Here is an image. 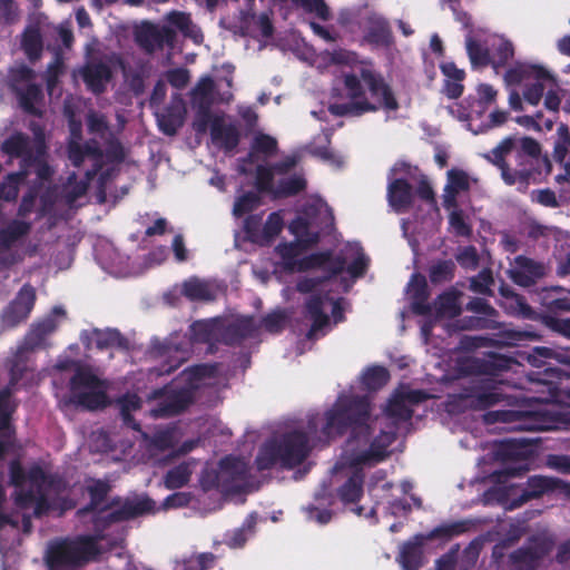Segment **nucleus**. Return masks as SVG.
Here are the masks:
<instances>
[{
	"label": "nucleus",
	"instance_id": "6e6552de",
	"mask_svg": "<svg viewBox=\"0 0 570 570\" xmlns=\"http://www.w3.org/2000/svg\"><path fill=\"white\" fill-rule=\"evenodd\" d=\"M70 401L76 406L95 411L108 405L101 380L88 370L78 368L70 379Z\"/></svg>",
	"mask_w": 570,
	"mask_h": 570
},
{
	"label": "nucleus",
	"instance_id": "2eb2a0df",
	"mask_svg": "<svg viewBox=\"0 0 570 570\" xmlns=\"http://www.w3.org/2000/svg\"><path fill=\"white\" fill-rule=\"evenodd\" d=\"M175 39V30L167 26L158 27L151 22H144L135 30L136 43L148 55L161 50L165 45L173 46Z\"/></svg>",
	"mask_w": 570,
	"mask_h": 570
},
{
	"label": "nucleus",
	"instance_id": "72a5a7b5",
	"mask_svg": "<svg viewBox=\"0 0 570 570\" xmlns=\"http://www.w3.org/2000/svg\"><path fill=\"white\" fill-rule=\"evenodd\" d=\"M12 91L16 94L20 108L28 115L41 117L42 111L37 107L43 99L42 89L37 83H28L24 88L12 85Z\"/></svg>",
	"mask_w": 570,
	"mask_h": 570
},
{
	"label": "nucleus",
	"instance_id": "6ab92c4d",
	"mask_svg": "<svg viewBox=\"0 0 570 570\" xmlns=\"http://www.w3.org/2000/svg\"><path fill=\"white\" fill-rule=\"evenodd\" d=\"M509 273L514 284L530 287L546 275V268L542 263L524 255H519L514 258V266Z\"/></svg>",
	"mask_w": 570,
	"mask_h": 570
},
{
	"label": "nucleus",
	"instance_id": "7c9ffc66",
	"mask_svg": "<svg viewBox=\"0 0 570 570\" xmlns=\"http://www.w3.org/2000/svg\"><path fill=\"white\" fill-rule=\"evenodd\" d=\"M394 439V433L381 431V433L371 441L368 449L356 456V462L360 464H368L383 461L389 455L387 448L393 443Z\"/></svg>",
	"mask_w": 570,
	"mask_h": 570
},
{
	"label": "nucleus",
	"instance_id": "0eeeda50",
	"mask_svg": "<svg viewBox=\"0 0 570 570\" xmlns=\"http://www.w3.org/2000/svg\"><path fill=\"white\" fill-rule=\"evenodd\" d=\"M98 553L97 540L91 535L63 538L49 547L47 563L52 569L78 568Z\"/></svg>",
	"mask_w": 570,
	"mask_h": 570
},
{
	"label": "nucleus",
	"instance_id": "7ed1b4c3",
	"mask_svg": "<svg viewBox=\"0 0 570 570\" xmlns=\"http://www.w3.org/2000/svg\"><path fill=\"white\" fill-rule=\"evenodd\" d=\"M324 416L322 434L327 441L342 436L351 430V442L368 443L372 434L368 424L371 403L366 396L340 395Z\"/></svg>",
	"mask_w": 570,
	"mask_h": 570
},
{
	"label": "nucleus",
	"instance_id": "20e7f679",
	"mask_svg": "<svg viewBox=\"0 0 570 570\" xmlns=\"http://www.w3.org/2000/svg\"><path fill=\"white\" fill-rule=\"evenodd\" d=\"M512 357L491 353L485 358H475L471 362V370L488 377H478L463 387L460 397L474 410H487L503 400L498 382L493 379L502 372L509 371L513 363Z\"/></svg>",
	"mask_w": 570,
	"mask_h": 570
},
{
	"label": "nucleus",
	"instance_id": "f704fd0d",
	"mask_svg": "<svg viewBox=\"0 0 570 570\" xmlns=\"http://www.w3.org/2000/svg\"><path fill=\"white\" fill-rule=\"evenodd\" d=\"M432 314L435 320L453 318L460 315L459 293L454 289L445 291L438 295L431 304Z\"/></svg>",
	"mask_w": 570,
	"mask_h": 570
},
{
	"label": "nucleus",
	"instance_id": "412c9836",
	"mask_svg": "<svg viewBox=\"0 0 570 570\" xmlns=\"http://www.w3.org/2000/svg\"><path fill=\"white\" fill-rule=\"evenodd\" d=\"M259 326L254 316H240L222 331V342L228 346H239L244 341L257 335Z\"/></svg>",
	"mask_w": 570,
	"mask_h": 570
},
{
	"label": "nucleus",
	"instance_id": "f3484780",
	"mask_svg": "<svg viewBox=\"0 0 570 570\" xmlns=\"http://www.w3.org/2000/svg\"><path fill=\"white\" fill-rule=\"evenodd\" d=\"M55 323L52 320H46L41 323L33 325L31 331L26 335L23 344L19 346L17 352L11 358H16L18 355H21V358H26V363L28 368L30 370V376L35 379V362L31 358V352L39 347L45 338L55 331Z\"/></svg>",
	"mask_w": 570,
	"mask_h": 570
},
{
	"label": "nucleus",
	"instance_id": "e433bc0d",
	"mask_svg": "<svg viewBox=\"0 0 570 570\" xmlns=\"http://www.w3.org/2000/svg\"><path fill=\"white\" fill-rule=\"evenodd\" d=\"M86 491L90 500L86 507L78 510L80 515L98 511L111 491V485L106 480L89 479Z\"/></svg>",
	"mask_w": 570,
	"mask_h": 570
},
{
	"label": "nucleus",
	"instance_id": "6e6d98bb",
	"mask_svg": "<svg viewBox=\"0 0 570 570\" xmlns=\"http://www.w3.org/2000/svg\"><path fill=\"white\" fill-rule=\"evenodd\" d=\"M466 52L473 67L484 68L490 65L492 66L489 49L483 47L479 41L469 38L466 41Z\"/></svg>",
	"mask_w": 570,
	"mask_h": 570
},
{
	"label": "nucleus",
	"instance_id": "680f3d73",
	"mask_svg": "<svg viewBox=\"0 0 570 570\" xmlns=\"http://www.w3.org/2000/svg\"><path fill=\"white\" fill-rule=\"evenodd\" d=\"M195 109V118L193 120V129L197 134H205L208 128L210 129L213 127V121L216 117H219L218 115H214L212 112V107L200 106V107H193Z\"/></svg>",
	"mask_w": 570,
	"mask_h": 570
},
{
	"label": "nucleus",
	"instance_id": "69168bd1",
	"mask_svg": "<svg viewBox=\"0 0 570 570\" xmlns=\"http://www.w3.org/2000/svg\"><path fill=\"white\" fill-rule=\"evenodd\" d=\"M513 55L514 48L512 42L509 40H501L491 55L492 67L497 70L504 67L513 58Z\"/></svg>",
	"mask_w": 570,
	"mask_h": 570
},
{
	"label": "nucleus",
	"instance_id": "a19ab883",
	"mask_svg": "<svg viewBox=\"0 0 570 570\" xmlns=\"http://www.w3.org/2000/svg\"><path fill=\"white\" fill-rule=\"evenodd\" d=\"M215 81L212 77H202L190 91L193 107H213Z\"/></svg>",
	"mask_w": 570,
	"mask_h": 570
},
{
	"label": "nucleus",
	"instance_id": "5fc2aeb1",
	"mask_svg": "<svg viewBox=\"0 0 570 570\" xmlns=\"http://www.w3.org/2000/svg\"><path fill=\"white\" fill-rule=\"evenodd\" d=\"M122 73L126 82L135 96H140L145 91L146 65L140 63L137 68H127L121 63Z\"/></svg>",
	"mask_w": 570,
	"mask_h": 570
},
{
	"label": "nucleus",
	"instance_id": "9d476101",
	"mask_svg": "<svg viewBox=\"0 0 570 570\" xmlns=\"http://www.w3.org/2000/svg\"><path fill=\"white\" fill-rule=\"evenodd\" d=\"M553 547L554 540L550 535L543 533L530 535L525 544L509 553V570H539Z\"/></svg>",
	"mask_w": 570,
	"mask_h": 570
},
{
	"label": "nucleus",
	"instance_id": "0e129e2a",
	"mask_svg": "<svg viewBox=\"0 0 570 570\" xmlns=\"http://www.w3.org/2000/svg\"><path fill=\"white\" fill-rule=\"evenodd\" d=\"M259 204L261 198L258 194L254 191H246L235 200L233 214L236 217H242L254 210Z\"/></svg>",
	"mask_w": 570,
	"mask_h": 570
},
{
	"label": "nucleus",
	"instance_id": "4c0bfd02",
	"mask_svg": "<svg viewBox=\"0 0 570 570\" xmlns=\"http://www.w3.org/2000/svg\"><path fill=\"white\" fill-rule=\"evenodd\" d=\"M21 49L31 62L41 58L43 40L38 26H28L23 30L21 36Z\"/></svg>",
	"mask_w": 570,
	"mask_h": 570
},
{
	"label": "nucleus",
	"instance_id": "e2e57ef3",
	"mask_svg": "<svg viewBox=\"0 0 570 570\" xmlns=\"http://www.w3.org/2000/svg\"><path fill=\"white\" fill-rule=\"evenodd\" d=\"M89 181L87 178L86 180H79L76 173L69 174L65 186L67 202L73 203L82 197L87 193Z\"/></svg>",
	"mask_w": 570,
	"mask_h": 570
},
{
	"label": "nucleus",
	"instance_id": "2f4dec72",
	"mask_svg": "<svg viewBox=\"0 0 570 570\" xmlns=\"http://www.w3.org/2000/svg\"><path fill=\"white\" fill-rule=\"evenodd\" d=\"M425 541L424 534L417 533L402 546L400 562L404 570H419L422 567Z\"/></svg>",
	"mask_w": 570,
	"mask_h": 570
},
{
	"label": "nucleus",
	"instance_id": "79ce46f5",
	"mask_svg": "<svg viewBox=\"0 0 570 570\" xmlns=\"http://www.w3.org/2000/svg\"><path fill=\"white\" fill-rule=\"evenodd\" d=\"M288 229L295 236V240L303 244L305 248H311L320 242V233L311 230L309 223L304 217L294 218L289 223Z\"/></svg>",
	"mask_w": 570,
	"mask_h": 570
},
{
	"label": "nucleus",
	"instance_id": "338daca9",
	"mask_svg": "<svg viewBox=\"0 0 570 570\" xmlns=\"http://www.w3.org/2000/svg\"><path fill=\"white\" fill-rule=\"evenodd\" d=\"M284 227V220L278 212H273L267 216L263 225V243H271L279 235Z\"/></svg>",
	"mask_w": 570,
	"mask_h": 570
},
{
	"label": "nucleus",
	"instance_id": "c756f323",
	"mask_svg": "<svg viewBox=\"0 0 570 570\" xmlns=\"http://www.w3.org/2000/svg\"><path fill=\"white\" fill-rule=\"evenodd\" d=\"M411 293V306L412 311L416 315L429 316L432 314V306L428 302L430 297V291L428 282L424 275L415 273L412 275L409 283Z\"/></svg>",
	"mask_w": 570,
	"mask_h": 570
},
{
	"label": "nucleus",
	"instance_id": "4468645a",
	"mask_svg": "<svg viewBox=\"0 0 570 570\" xmlns=\"http://www.w3.org/2000/svg\"><path fill=\"white\" fill-rule=\"evenodd\" d=\"M36 289L30 284H24L16 297L8 304L1 314V323L4 327H16L26 321L36 303Z\"/></svg>",
	"mask_w": 570,
	"mask_h": 570
},
{
	"label": "nucleus",
	"instance_id": "ea45409f",
	"mask_svg": "<svg viewBox=\"0 0 570 570\" xmlns=\"http://www.w3.org/2000/svg\"><path fill=\"white\" fill-rule=\"evenodd\" d=\"M472 525H473V523L470 520H460V521H454L451 523H443V524L435 527L426 534H424V538L428 541L435 540V539L450 540L454 537H459L463 533H466L471 529Z\"/></svg>",
	"mask_w": 570,
	"mask_h": 570
},
{
	"label": "nucleus",
	"instance_id": "052dcab7",
	"mask_svg": "<svg viewBox=\"0 0 570 570\" xmlns=\"http://www.w3.org/2000/svg\"><path fill=\"white\" fill-rule=\"evenodd\" d=\"M502 294L511 299V309L512 312L527 320H534L537 316L535 311L528 304L524 296L513 293L512 291L504 292L502 289Z\"/></svg>",
	"mask_w": 570,
	"mask_h": 570
},
{
	"label": "nucleus",
	"instance_id": "1a4fd4ad",
	"mask_svg": "<svg viewBox=\"0 0 570 570\" xmlns=\"http://www.w3.org/2000/svg\"><path fill=\"white\" fill-rule=\"evenodd\" d=\"M503 422L513 423L514 430L520 431H556L562 430L568 423L567 414L538 409L533 411H503L500 413Z\"/></svg>",
	"mask_w": 570,
	"mask_h": 570
},
{
	"label": "nucleus",
	"instance_id": "c9c22d12",
	"mask_svg": "<svg viewBox=\"0 0 570 570\" xmlns=\"http://www.w3.org/2000/svg\"><path fill=\"white\" fill-rule=\"evenodd\" d=\"M14 503L21 509H27L35 504L33 514L40 518L51 510V504L46 494H37L33 489L17 490L14 493Z\"/></svg>",
	"mask_w": 570,
	"mask_h": 570
},
{
	"label": "nucleus",
	"instance_id": "a878e982",
	"mask_svg": "<svg viewBox=\"0 0 570 570\" xmlns=\"http://www.w3.org/2000/svg\"><path fill=\"white\" fill-rule=\"evenodd\" d=\"M88 342L82 340V343L90 347L94 343L96 348L104 351L108 348H117L120 351L129 350L128 338L116 328L99 330L95 328L87 335Z\"/></svg>",
	"mask_w": 570,
	"mask_h": 570
},
{
	"label": "nucleus",
	"instance_id": "a211bd4d",
	"mask_svg": "<svg viewBox=\"0 0 570 570\" xmlns=\"http://www.w3.org/2000/svg\"><path fill=\"white\" fill-rule=\"evenodd\" d=\"M186 112L181 95L174 94L164 111L156 115L159 130L166 136H175L184 125Z\"/></svg>",
	"mask_w": 570,
	"mask_h": 570
},
{
	"label": "nucleus",
	"instance_id": "423d86ee",
	"mask_svg": "<svg viewBox=\"0 0 570 570\" xmlns=\"http://www.w3.org/2000/svg\"><path fill=\"white\" fill-rule=\"evenodd\" d=\"M18 355L8 361L9 382L0 390V460L6 456L12 445L14 429L11 424L16 406L11 404V396L18 387H27L33 383L26 358Z\"/></svg>",
	"mask_w": 570,
	"mask_h": 570
},
{
	"label": "nucleus",
	"instance_id": "37998d69",
	"mask_svg": "<svg viewBox=\"0 0 570 570\" xmlns=\"http://www.w3.org/2000/svg\"><path fill=\"white\" fill-rule=\"evenodd\" d=\"M303 244L294 242H283L275 247V252L282 258L284 268L288 272L298 271V256L306 250Z\"/></svg>",
	"mask_w": 570,
	"mask_h": 570
},
{
	"label": "nucleus",
	"instance_id": "ddd939ff",
	"mask_svg": "<svg viewBox=\"0 0 570 570\" xmlns=\"http://www.w3.org/2000/svg\"><path fill=\"white\" fill-rule=\"evenodd\" d=\"M220 478V493L237 494L243 491L248 478L246 463L235 456L223 458L218 463Z\"/></svg>",
	"mask_w": 570,
	"mask_h": 570
},
{
	"label": "nucleus",
	"instance_id": "c85d7f7f",
	"mask_svg": "<svg viewBox=\"0 0 570 570\" xmlns=\"http://www.w3.org/2000/svg\"><path fill=\"white\" fill-rule=\"evenodd\" d=\"M446 177L448 183L444 187L443 207L450 210L451 208H456L459 206V194L470 189V178L464 170L459 168L450 169L446 173Z\"/></svg>",
	"mask_w": 570,
	"mask_h": 570
},
{
	"label": "nucleus",
	"instance_id": "864d4df0",
	"mask_svg": "<svg viewBox=\"0 0 570 570\" xmlns=\"http://www.w3.org/2000/svg\"><path fill=\"white\" fill-rule=\"evenodd\" d=\"M455 264L451 259L438 261L429 269V278L432 284L451 282L454 278Z\"/></svg>",
	"mask_w": 570,
	"mask_h": 570
},
{
	"label": "nucleus",
	"instance_id": "4d7b16f0",
	"mask_svg": "<svg viewBox=\"0 0 570 570\" xmlns=\"http://www.w3.org/2000/svg\"><path fill=\"white\" fill-rule=\"evenodd\" d=\"M386 416L395 419L401 422H406L412 419L413 410L410 407L401 395L396 392L389 401L385 407Z\"/></svg>",
	"mask_w": 570,
	"mask_h": 570
},
{
	"label": "nucleus",
	"instance_id": "3c124183",
	"mask_svg": "<svg viewBox=\"0 0 570 570\" xmlns=\"http://www.w3.org/2000/svg\"><path fill=\"white\" fill-rule=\"evenodd\" d=\"M191 476L189 464L180 463L169 469L164 476V485L168 490H176L185 487Z\"/></svg>",
	"mask_w": 570,
	"mask_h": 570
},
{
	"label": "nucleus",
	"instance_id": "f8f14e48",
	"mask_svg": "<svg viewBox=\"0 0 570 570\" xmlns=\"http://www.w3.org/2000/svg\"><path fill=\"white\" fill-rule=\"evenodd\" d=\"M552 494L563 495L570 499V482L557 476L531 475L528 478L525 488L522 490L521 494L511 500L508 509L513 510L531 500Z\"/></svg>",
	"mask_w": 570,
	"mask_h": 570
},
{
	"label": "nucleus",
	"instance_id": "39448f33",
	"mask_svg": "<svg viewBox=\"0 0 570 570\" xmlns=\"http://www.w3.org/2000/svg\"><path fill=\"white\" fill-rule=\"evenodd\" d=\"M311 450L307 433L293 430L265 442L258 451L255 463L259 471L276 466L292 470L308 458Z\"/></svg>",
	"mask_w": 570,
	"mask_h": 570
},
{
	"label": "nucleus",
	"instance_id": "8fccbe9b",
	"mask_svg": "<svg viewBox=\"0 0 570 570\" xmlns=\"http://www.w3.org/2000/svg\"><path fill=\"white\" fill-rule=\"evenodd\" d=\"M306 187L307 181L303 175H292L287 178L278 180L276 184L274 198H287L296 196L304 191Z\"/></svg>",
	"mask_w": 570,
	"mask_h": 570
},
{
	"label": "nucleus",
	"instance_id": "393cba45",
	"mask_svg": "<svg viewBox=\"0 0 570 570\" xmlns=\"http://www.w3.org/2000/svg\"><path fill=\"white\" fill-rule=\"evenodd\" d=\"M534 79L538 81H552L556 86L554 77L542 66L517 62L504 73V80L508 85L517 86L524 80Z\"/></svg>",
	"mask_w": 570,
	"mask_h": 570
},
{
	"label": "nucleus",
	"instance_id": "58836bf2",
	"mask_svg": "<svg viewBox=\"0 0 570 570\" xmlns=\"http://www.w3.org/2000/svg\"><path fill=\"white\" fill-rule=\"evenodd\" d=\"M364 474L355 470L338 488L337 495L344 504L356 503L363 497Z\"/></svg>",
	"mask_w": 570,
	"mask_h": 570
},
{
	"label": "nucleus",
	"instance_id": "f03ea898",
	"mask_svg": "<svg viewBox=\"0 0 570 570\" xmlns=\"http://www.w3.org/2000/svg\"><path fill=\"white\" fill-rule=\"evenodd\" d=\"M346 102H334L328 107L336 117H361L383 109L386 112L400 108L397 98L384 77L372 69L362 68L360 76L348 72L343 75Z\"/></svg>",
	"mask_w": 570,
	"mask_h": 570
},
{
	"label": "nucleus",
	"instance_id": "49530a36",
	"mask_svg": "<svg viewBox=\"0 0 570 570\" xmlns=\"http://www.w3.org/2000/svg\"><path fill=\"white\" fill-rule=\"evenodd\" d=\"M277 148L278 144L274 137L259 132L253 138L250 150L245 160L253 163L257 155H263L266 158L272 157L277 153Z\"/></svg>",
	"mask_w": 570,
	"mask_h": 570
},
{
	"label": "nucleus",
	"instance_id": "c03bdc74",
	"mask_svg": "<svg viewBox=\"0 0 570 570\" xmlns=\"http://www.w3.org/2000/svg\"><path fill=\"white\" fill-rule=\"evenodd\" d=\"M30 229V223L12 220L7 227L0 230V252L9 249L16 242L28 235Z\"/></svg>",
	"mask_w": 570,
	"mask_h": 570
},
{
	"label": "nucleus",
	"instance_id": "09e8293b",
	"mask_svg": "<svg viewBox=\"0 0 570 570\" xmlns=\"http://www.w3.org/2000/svg\"><path fill=\"white\" fill-rule=\"evenodd\" d=\"M528 439H508L500 443L498 454L504 460H520L528 456Z\"/></svg>",
	"mask_w": 570,
	"mask_h": 570
},
{
	"label": "nucleus",
	"instance_id": "dca6fc26",
	"mask_svg": "<svg viewBox=\"0 0 570 570\" xmlns=\"http://www.w3.org/2000/svg\"><path fill=\"white\" fill-rule=\"evenodd\" d=\"M346 261L343 256H334L332 250L312 253L299 259L297 272H307L321 268L325 279H332L345 269Z\"/></svg>",
	"mask_w": 570,
	"mask_h": 570
},
{
	"label": "nucleus",
	"instance_id": "bf43d9fd",
	"mask_svg": "<svg viewBox=\"0 0 570 570\" xmlns=\"http://www.w3.org/2000/svg\"><path fill=\"white\" fill-rule=\"evenodd\" d=\"M87 151L89 153V158L94 160L92 168L87 170L85 176L87 179L92 180L96 175L101 170L104 165V151L99 145V142L91 138L82 144Z\"/></svg>",
	"mask_w": 570,
	"mask_h": 570
},
{
	"label": "nucleus",
	"instance_id": "774afa93",
	"mask_svg": "<svg viewBox=\"0 0 570 570\" xmlns=\"http://www.w3.org/2000/svg\"><path fill=\"white\" fill-rule=\"evenodd\" d=\"M286 315L282 311H275L265 315L261 321V326L268 333L277 334L285 328Z\"/></svg>",
	"mask_w": 570,
	"mask_h": 570
},
{
	"label": "nucleus",
	"instance_id": "5701e85b",
	"mask_svg": "<svg viewBox=\"0 0 570 570\" xmlns=\"http://www.w3.org/2000/svg\"><path fill=\"white\" fill-rule=\"evenodd\" d=\"M210 138L215 146L225 153H232L239 145L240 132L235 124H226L224 116L216 117L210 128Z\"/></svg>",
	"mask_w": 570,
	"mask_h": 570
},
{
	"label": "nucleus",
	"instance_id": "cd10ccee",
	"mask_svg": "<svg viewBox=\"0 0 570 570\" xmlns=\"http://www.w3.org/2000/svg\"><path fill=\"white\" fill-rule=\"evenodd\" d=\"M387 200L394 212H406L414 200L412 185L404 178L391 179L387 185Z\"/></svg>",
	"mask_w": 570,
	"mask_h": 570
},
{
	"label": "nucleus",
	"instance_id": "b1692460",
	"mask_svg": "<svg viewBox=\"0 0 570 570\" xmlns=\"http://www.w3.org/2000/svg\"><path fill=\"white\" fill-rule=\"evenodd\" d=\"M81 76L88 90L95 95H101L112 78V70L104 61H91L83 67Z\"/></svg>",
	"mask_w": 570,
	"mask_h": 570
},
{
	"label": "nucleus",
	"instance_id": "a18cd8bd",
	"mask_svg": "<svg viewBox=\"0 0 570 570\" xmlns=\"http://www.w3.org/2000/svg\"><path fill=\"white\" fill-rule=\"evenodd\" d=\"M364 39L371 45L389 46L392 40L389 22L381 18L370 20V26L365 32Z\"/></svg>",
	"mask_w": 570,
	"mask_h": 570
},
{
	"label": "nucleus",
	"instance_id": "de8ad7c7",
	"mask_svg": "<svg viewBox=\"0 0 570 570\" xmlns=\"http://www.w3.org/2000/svg\"><path fill=\"white\" fill-rule=\"evenodd\" d=\"M181 294L190 301H213L215 298L214 292L209 284L197 277H191L185 281L181 288Z\"/></svg>",
	"mask_w": 570,
	"mask_h": 570
},
{
	"label": "nucleus",
	"instance_id": "aec40b11",
	"mask_svg": "<svg viewBox=\"0 0 570 570\" xmlns=\"http://www.w3.org/2000/svg\"><path fill=\"white\" fill-rule=\"evenodd\" d=\"M155 508V501L150 498H142L138 500H126L119 509L112 510L101 518L104 527L110 524L128 521L140 517L145 513L151 512Z\"/></svg>",
	"mask_w": 570,
	"mask_h": 570
},
{
	"label": "nucleus",
	"instance_id": "4be33fe9",
	"mask_svg": "<svg viewBox=\"0 0 570 570\" xmlns=\"http://www.w3.org/2000/svg\"><path fill=\"white\" fill-rule=\"evenodd\" d=\"M1 151L11 158H21V167H30L33 161L38 160L31 149L30 137L21 131H16L3 140Z\"/></svg>",
	"mask_w": 570,
	"mask_h": 570
},
{
	"label": "nucleus",
	"instance_id": "9b49d317",
	"mask_svg": "<svg viewBox=\"0 0 570 570\" xmlns=\"http://www.w3.org/2000/svg\"><path fill=\"white\" fill-rule=\"evenodd\" d=\"M150 400H156V405L150 410L155 419H168L184 413L194 402L195 392L191 387L176 389L171 384L155 389Z\"/></svg>",
	"mask_w": 570,
	"mask_h": 570
},
{
	"label": "nucleus",
	"instance_id": "603ef678",
	"mask_svg": "<svg viewBox=\"0 0 570 570\" xmlns=\"http://www.w3.org/2000/svg\"><path fill=\"white\" fill-rule=\"evenodd\" d=\"M390 372L386 367L374 365L368 367L363 374V384L371 391H377L390 381Z\"/></svg>",
	"mask_w": 570,
	"mask_h": 570
},
{
	"label": "nucleus",
	"instance_id": "473e14b6",
	"mask_svg": "<svg viewBox=\"0 0 570 570\" xmlns=\"http://www.w3.org/2000/svg\"><path fill=\"white\" fill-rule=\"evenodd\" d=\"M306 316L312 321V325L307 332V338L313 340L317 332L322 331L330 323L328 315L324 312V298L316 294L306 299Z\"/></svg>",
	"mask_w": 570,
	"mask_h": 570
},
{
	"label": "nucleus",
	"instance_id": "bb28decb",
	"mask_svg": "<svg viewBox=\"0 0 570 570\" xmlns=\"http://www.w3.org/2000/svg\"><path fill=\"white\" fill-rule=\"evenodd\" d=\"M466 309L483 317H471L468 321L466 328H497L498 311L482 297H474L466 304Z\"/></svg>",
	"mask_w": 570,
	"mask_h": 570
},
{
	"label": "nucleus",
	"instance_id": "f257e3e1",
	"mask_svg": "<svg viewBox=\"0 0 570 570\" xmlns=\"http://www.w3.org/2000/svg\"><path fill=\"white\" fill-rule=\"evenodd\" d=\"M482 156L500 170L505 185L517 186L521 193H525L531 184L542 183L552 170L551 160L542 154L540 142L529 136H508Z\"/></svg>",
	"mask_w": 570,
	"mask_h": 570
},
{
	"label": "nucleus",
	"instance_id": "13d9d810",
	"mask_svg": "<svg viewBox=\"0 0 570 570\" xmlns=\"http://www.w3.org/2000/svg\"><path fill=\"white\" fill-rule=\"evenodd\" d=\"M275 173L271 166L258 165L256 167L255 186L259 193L275 195Z\"/></svg>",
	"mask_w": 570,
	"mask_h": 570
}]
</instances>
